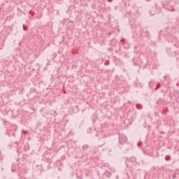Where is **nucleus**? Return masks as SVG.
<instances>
[{"instance_id": "1", "label": "nucleus", "mask_w": 179, "mask_h": 179, "mask_svg": "<svg viewBox=\"0 0 179 179\" xmlns=\"http://www.w3.org/2000/svg\"><path fill=\"white\" fill-rule=\"evenodd\" d=\"M140 36L141 37H146V38H150V34H149V31L146 28H141Z\"/></svg>"}, {"instance_id": "8", "label": "nucleus", "mask_w": 179, "mask_h": 179, "mask_svg": "<svg viewBox=\"0 0 179 179\" xmlns=\"http://www.w3.org/2000/svg\"><path fill=\"white\" fill-rule=\"evenodd\" d=\"M136 16H139L141 15V13H139V10H136Z\"/></svg>"}, {"instance_id": "3", "label": "nucleus", "mask_w": 179, "mask_h": 179, "mask_svg": "<svg viewBox=\"0 0 179 179\" xmlns=\"http://www.w3.org/2000/svg\"><path fill=\"white\" fill-rule=\"evenodd\" d=\"M119 141L121 145L127 142V136L124 135L119 136Z\"/></svg>"}, {"instance_id": "10", "label": "nucleus", "mask_w": 179, "mask_h": 179, "mask_svg": "<svg viewBox=\"0 0 179 179\" xmlns=\"http://www.w3.org/2000/svg\"><path fill=\"white\" fill-rule=\"evenodd\" d=\"M159 87H160V83H159L158 85H156V88L155 89V90H157V89H159Z\"/></svg>"}, {"instance_id": "16", "label": "nucleus", "mask_w": 179, "mask_h": 179, "mask_svg": "<svg viewBox=\"0 0 179 179\" xmlns=\"http://www.w3.org/2000/svg\"><path fill=\"white\" fill-rule=\"evenodd\" d=\"M133 160H136V158H135V157H132L131 158Z\"/></svg>"}, {"instance_id": "7", "label": "nucleus", "mask_w": 179, "mask_h": 179, "mask_svg": "<svg viewBox=\"0 0 179 179\" xmlns=\"http://www.w3.org/2000/svg\"><path fill=\"white\" fill-rule=\"evenodd\" d=\"M136 108H138V109H141V108H142V105L138 103V104L136 105Z\"/></svg>"}, {"instance_id": "14", "label": "nucleus", "mask_w": 179, "mask_h": 179, "mask_svg": "<svg viewBox=\"0 0 179 179\" xmlns=\"http://www.w3.org/2000/svg\"><path fill=\"white\" fill-rule=\"evenodd\" d=\"M115 10H117V9H118V6H115Z\"/></svg>"}, {"instance_id": "11", "label": "nucleus", "mask_w": 179, "mask_h": 179, "mask_svg": "<svg viewBox=\"0 0 179 179\" xmlns=\"http://www.w3.org/2000/svg\"><path fill=\"white\" fill-rule=\"evenodd\" d=\"M87 148H89V145L87 144L83 145V149H87Z\"/></svg>"}, {"instance_id": "15", "label": "nucleus", "mask_w": 179, "mask_h": 179, "mask_svg": "<svg viewBox=\"0 0 179 179\" xmlns=\"http://www.w3.org/2000/svg\"><path fill=\"white\" fill-rule=\"evenodd\" d=\"M113 173H115V169H112Z\"/></svg>"}, {"instance_id": "2", "label": "nucleus", "mask_w": 179, "mask_h": 179, "mask_svg": "<svg viewBox=\"0 0 179 179\" xmlns=\"http://www.w3.org/2000/svg\"><path fill=\"white\" fill-rule=\"evenodd\" d=\"M121 43H122V45L124 46V48H126V50L129 48V42H128L127 39L122 38L121 40Z\"/></svg>"}, {"instance_id": "6", "label": "nucleus", "mask_w": 179, "mask_h": 179, "mask_svg": "<svg viewBox=\"0 0 179 179\" xmlns=\"http://www.w3.org/2000/svg\"><path fill=\"white\" fill-rule=\"evenodd\" d=\"M164 78L165 80H166L167 83H170V80H169V79H170V76H165Z\"/></svg>"}, {"instance_id": "9", "label": "nucleus", "mask_w": 179, "mask_h": 179, "mask_svg": "<svg viewBox=\"0 0 179 179\" xmlns=\"http://www.w3.org/2000/svg\"><path fill=\"white\" fill-rule=\"evenodd\" d=\"M172 177H173V179L177 178V173H173Z\"/></svg>"}, {"instance_id": "19", "label": "nucleus", "mask_w": 179, "mask_h": 179, "mask_svg": "<svg viewBox=\"0 0 179 179\" xmlns=\"http://www.w3.org/2000/svg\"><path fill=\"white\" fill-rule=\"evenodd\" d=\"M176 85H177V86H178V83H177Z\"/></svg>"}, {"instance_id": "17", "label": "nucleus", "mask_w": 179, "mask_h": 179, "mask_svg": "<svg viewBox=\"0 0 179 179\" xmlns=\"http://www.w3.org/2000/svg\"><path fill=\"white\" fill-rule=\"evenodd\" d=\"M136 115H134V118H136Z\"/></svg>"}, {"instance_id": "4", "label": "nucleus", "mask_w": 179, "mask_h": 179, "mask_svg": "<svg viewBox=\"0 0 179 179\" xmlns=\"http://www.w3.org/2000/svg\"><path fill=\"white\" fill-rule=\"evenodd\" d=\"M103 176H106V177H107L108 178H110V177H111V172L106 170L103 173Z\"/></svg>"}, {"instance_id": "13", "label": "nucleus", "mask_w": 179, "mask_h": 179, "mask_svg": "<svg viewBox=\"0 0 179 179\" xmlns=\"http://www.w3.org/2000/svg\"><path fill=\"white\" fill-rule=\"evenodd\" d=\"M127 15H128L129 16H131V11H129V12H127Z\"/></svg>"}, {"instance_id": "12", "label": "nucleus", "mask_w": 179, "mask_h": 179, "mask_svg": "<svg viewBox=\"0 0 179 179\" xmlns=\"http://www.w3.org/2000/svg\"><path fill=\"white\" fill-rule=\"evenodd\" d=\"M165 159H166V160H170L171 157H170V156H166V157H165Z\"/></svg>"}, {"instance_id": "18", "label": "nucleus", "mask_w": 179, "mask_h": 179, "mask_svg": "<svg viewBox=\"0 0 179 179\" xmlns=\"http://www.w3.org/2000/svg\"><path fill=\"white\" fill-rule=\"evenodd\" d=\"M117 179H118V175L117 176Z\"/></svg>"}, {"instance_id": "5", "label": "nucleus", "mask_w": 179, "mask_h": 179, "mask_svg": "<svg viewBox=\"0 0 179 179\" xmlns=\"http://www.w3.org/2000/svg\"><path fill=\"white\" fill-rule=\"evenodd\" d=\"M155 81H150V89H153L155 87Z\"/></svg>"}]
</instances>
